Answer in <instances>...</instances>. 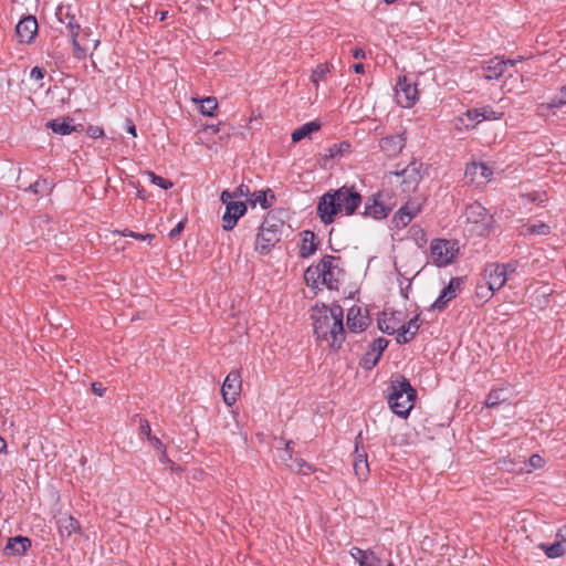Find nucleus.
<instances>
[{"label":"nucleus","instance_id":"obj_1","mask_svg":"<svg viewBox=\"0 0 566 566\" xmlns=\"http://www.w3.org/2000/svg\"><path fill=\"white\" fill-rule=\"evenodd\" d=\"M311 317L316 338L328 342L334 350L339 349L345 340L343 307L338 304H333L331 307L316 304L312 307Z\"/></svg>","mask_w":566,"mask_h":566},{"label":"nucleus","instance_id":"obj_2","mask_svg":"<svg viewBox=\"0 0 566 566\" xmlns=\"http://www.w3.org/2000/svg\"><path fill=\"white\" fill-rule=\"evenodd\" d=\"M388 403L394 413L407 418L417 398V390L411 386L409 379L399 375L391 380Z\"/></svg>","mask_w":566,"mask_h":566},{"label":"nucleus","instance_id":"obj_3","mask_svg":"<svg viewBox=\"0 0 566 566\" xmlns=\"http://www.w3.org/2000/svg\"><path fill=\"white\" fill-rule=\"evenodd\" d=\"M459 252L455 241L434 239L430 243V255L438 268L452 263Z\"/></svg>","mask_w":566,"mask_h":566},{"label":"nucleus","instance_id":"obj_4","mask_svg":"<svg viewBox=\"0 0 566 566\" xmlns=\"http://www.w3.org/2000/svg\"><path fill=\"white\" fill-rule=\"evenodd\" d=\"M338 213H340V205L336 199L334 189H331L319 197L316 207V214L319 220L327 226L334 222L335 217Z\"/></svg>","mask_w":566,"mask_h":566},{"label":"nucleus","instance_id":"obj_5","mask_svg":"<svg viewBox=\"0 0 566 566\" xmlns=\"http://www.w3.org/2000/svg\"><path fill=\"white\" fill-rule=\"evenodd\" d=\"M395 98L398 105L409 108L416 104L419 98L417 85L403 75L399 76L395 86Z\"/></svg>","mask_w":566,"mask_h":566},{"label":"nucleus","instance_id":"obj_6","mask_svg":"<svg viewBox=\"0 0 566 566\" xmlns=\"http://www.w3.org/2000/svg\"><path fill=\"white\" fill-rule=\"evenodd\" d=\"M339 256L325 255L322 259L323 276L322 283L329 290H338L340 284V275L344 274L343 269L338 266Z\"/></svg>","mask_w":566,"mask_h":566},{"label":"nucleus","instance_id":"obj_7","mask_svg":"<svg viewBox=\"0 0 566 566\" xmlns=\"http://www.w3.org/2000/svg\"><path fill=\"white\" fill-rule=\"evenodd\" d=\"M386 193L378 192L377 195L367 198L364 207V217L381 220L389 216L394 205L386 201Z\"/></svg>","mask_w":566,"mask_h":566},{"label":"nucleus","instance_id":"obj_8","mask_svg":"<svg viewBox=\"0 0 566 566\" xmlns=\"http://www.w3.org/2000/svg\"><path fill=\"white\" fill-rule=\"evenodd\" d=\"M334 191L336 193V199L340 205V212L344 211L346 216H353L361 205V195L355 189V187L348 186L334 189Z\"/></svg>","mask_w":566,"mask_h":566},{"label":"nucleus","instance_id":"obj_9","mask_svg":"<svg viewBox=\"0 0 566 566\" xmlns=\"http://www.w3.org/2000/svg\"><path fill=\"white\" fill-rule=\"evenodd\" d=\"M422 167L421 163L412 161L407 167H405L401 171H395L394 175L400 179V185L402 188V192L409 193L417 189L422 176L420 174V169Z\"/></svg>","mask_w":566,"mask_h":566},{"label":"nucleus","instance_id":"obj_10","mask_svg":"<svg viewBox=\"0 0 566 566\" xmlns=\"http://www.w3.org/2000/svg\"><path fill=\"white\" fill-rule=\"evenodd\" d=\"M463 279L452 277L448 285L443 287L438 298L431 304L430 310L432 311H444L448 307L450 301L455 298L462 291Z\"/></svg>","mask_w":566,"mask_h":566},{"label":"nucleus","instance_id":"obj_11","mask_svg":"<svg viewBox=\"0 0 566 566\" xmlns=\"http://www.w3.org/2000/svg\"><path fill=\"white\" fill-rule=\"evenodd\" d=\"M56 17L60 20V22L65 23L66 28L70 31L72 44L74 48V56L77 59L84 57L86 52L85 49H83L77 41L80 25L77 24L75 17L69 13V9L64 11L62 7L59 8Z\"/></svg>","mask_w":566,"mask_h":566},{"label":"nucleus","instance_id":"obj_12","mask_svg":"<svg viewBox=\"0 0 566 566\" xmlns=\"http://www.w3.org/2000/svg\"><path fill=\"white\" fill-rule=\"evenodd\" d=\"M388 344L389 340L385 337L374 339L369 345V349L360 358V367L366 370L373 369L378 364Z\"/></svg>","mask_w":566,"mask_h":566},{"label":"nucleus","instance_id":"obj_13","mask_svg":"<svg viewBox=\"0 0 566 566\" xmlns=\"http://www.w3.org/2000/svg\"><path fill=\"white\" fill-rule=\"evenodd\" d=\"M241 387L242 379L240 371L237 369L231 370L227 375L221 388L223 400L228 406H232L237 401Z\"/></svg>","mask_w":566,"mask_h":566},{"label":"nucleus","instance_id":"obj_14","mask_svg":"<svg viewBox=\"0 0 566 566\" xmlns=\"http://www.w3.org/2000/svg\"><path fill=\"white\" fill-rule=\"evenodd\" d=\"M280 459L291 471L296 473L306 475L314 471L313 467L302 458H293L292 441H287L285 443V448L282 450Z\"/></svg>","mask_w":566,"mask_h":566},{"label":"nucleus","instance_id":"obj_15","mask_svg":"<svg viewBox=\"0 0 566 566\" xmlns=\"http://www.w3.org/2000/svg\"><path fill=\"white\" fill-rule=\"evenodd\" d=\"M484 279L486 280L489 291L492 293L502 289L507 281L503 263H490L484 269Z\"/></svg>","mask_w":566,"mask_h":566},{"label":"nucleus","instance_id":"obj_16","mask_svg":"<svg viewBox=\"0 0 566 566\" xmlns=\"http://www.w3.org/2000/svg\"><path fill=\"white\" fill-rule=\"evenodd\" d=\"M354 472L359 480H366L369 475V464L367 460V453L361 444V432L355 439V452H354Z\"/></svg>","mask_w":566,"mask_h":566},{"label":"nucleus","instance_id":"obj_17","mask_svg":"<svg viewBox=\"0 0 566 566\" xmlns=\"http://www.w3.org/2000/svg\"><path fill=\"white\" fill-rule=\"evenodd\" d=\"M281 240V233L260 226L255 240V250L261 254H268Z\"/></svg>","mask_w":566,"mask_h":566},{"label":"nucleus","instance_id":"obj_18","mask_svg":"<svg viewBox=\"0 0 566 566\" xmlns=\"http://www.w3.org/2000/svg\"><path fill=\"white\" fill-rule=\"evenodd\" d=\"M38 34V21L33 15L22 18L15 27V35L21 43H31Z\"/></svg>","mask_w":566,"mask_h":566},{"label":"nucleus","instance_id":"obj_19","mask_svg":"<svg viewBox=\"0 0 566 566\" xmlns=\"http://www.w3.org/2000/svg\"><path fill=\"white\" fill-rule=\"evenodd\" d=\"M247 212V205L243 201L229 202L226 207V212L222 216V228L226 231L232 230L238 220Z\"/></svg>","mask_w":566,"mask_h":566},{"label":"nucleus","instance_id":"obj_20","mask_svg":"<svg viewBox=\"0 0 566 566\" xmlns=\"http://www.w3.org/2000/svg\"><path fill=\"white\" fill-rule=\"evenodd\" d=\"M516 63L515 60H503L499 56H495L488 61L485 65L482 67V75L485 80H499L503 76L507 65H514Z\"/></svg>","mask_w":566,"mask_h":566},{"label":"nucleus","instance_id":"obj_21","mask_svg":"<svg viewBox=\"0 0 566 566\" xmlns=\"http://www.w3.org/2000/svg\"><path fill=\"white\" fill-rule=\"evenodd\" d=\"M493 171L483 163H471L465 167V177L472 184H484L492 176Z\"/></svg>","mask_w":566,"mask_h":566},{"label":"nucleus","instance_id":"obj_22","mask_svg":"<svg viewBox=\"0 0 566 566\" xmlns=\"http://www.w3.org/2000/svg\"><path fill=\"white\" fill-rule=\"evenodd\" d=\"M420 211V206L407 202L394 214L391 222L398 229L408 226Z\"/></svg>","mask_w":566,"mask_h":566},{"label":"nucleus","instance_id":"obj_23","mask_svg":"<svg viewBox=\"0 0 566 566\" xmlns=\"http://www.w3.org/2000/svg\"><path fill=\"white\" fill-rule=\"evenodd\" d=\"M406 145V138L401 134L389 135L380 139V149L389 157L397 156Z\"/></svg>","mask_w":566,"mask_h":566},{"label":"nucleus","instance_id":"obj_24","mask_svg":"<svg viewBox=\"0 0 566 566\" xmlns=\"http://www.w3.org/2000/svg\"><path fill=\"white\" fill-rule=\"evenodd\" d=\"M31 547V539L27 536L17 535L8 539L3 548L6 556H20L24 555Z\"/></svg>","mask_w":566,"mask_h":566},{"label":"nucleus","instance_id":"obj_25","mask_svg":"<svg viewBox=\"0 0 566 566\" xmlns=\"http://www.w3.org/2000/svg\"><path fill=\"white\" fill-rule=\"evenodd\" d=\"M401 316V312H391L389 315L386 312H382L381 316L378 318V328L385 334H395L399 331V325L402 321Z\"/></svg>","mask_w":566,"mask_h":566},{"label":"nucleus","instance_id":"obj_26","mask_svg":"<svg viewBox=\"0 0 566 566\" xmlns=\"http://www.w3.org/2000/svg\"><path fill=\"white\" fill-rule=\"evenodd\" d=\"M369 316L361 314V308L359 306H353L348 310L347 313V326L352 332H363L367 328L369 324Z\"/></svg>","mask_w":566,"mask_h":566},{"label":"nucleus","instance_id":"obj_27","mask_svg":"<svg viewBox=\"0 0 566 566\" xmlns=\"http://www.w3.org/2000/svg\"><path fill=\"white\" fill-rule=\"evenodd\" d=\"M495 464L499 470L512 472V473H522L524 472L527 463L522 457H501L495 461Z\"/></svg>","mask_w":566,"mask_h":566},{"label":"nucleus","instance_id":"obj_28","mask_svg":"<svg viewBox=\"0 0 566 566\" xmlns=\"http://www.w3.org/2000/svg\"><path fill=\"white\" fill-rule=\"evenodd\" d=\"M72 123L73 118L71 117H60L49 120L46 123V127L51 128L55 134L69 135L73 132H77V126L73 125ZM78 127L83 128L81 124Z\"/></svg>","mask_w":566,"mask_h":566},{"label":"nucleus","instance_id":"obj_29","mask_svg":"<svg viewBox=\"0 0 566 566\" xmlns=\"http://www.w3.org/2000/svg\"><path fill=\"white\" fill-rule=\"evenodd\" d=\"M286 216V212L282 209L280 210H272L268 213V216L264 218V221L261 226L264 228H269V230H275V232H279L282 234V229L284 227V217Z\"/></svg>","mask_w":566,"mask_h":566},{"label":"nucleus","instance_id":"obj_30","mask_svg":"<svg viewBox=\"0 0 566 566\" xmlns=\"http://www.w3.org/2000/svg\"><path fill=\"white\" fill-rule=\"evenodd\" d=\"M315 233L311 230H305L302 233V240L300 245V256L303 259L310 258L315 253L317 245L315 243Z\"/></svg>","mask_w":566,"mask_h":566},{"label":"nucleus","instance_id":"obj_31","mask_svg":"<svg viewBox=\"0 0 566 566\" xmlns=\"http://www.w3.org/2000/svg\"><path fill=\"white\" fill-rule=\"evenodd\" d=\"M59 532L62 536H71L74 533H80V522L72 515H65L57 520Z\"/></svg>","mask_w":566,"mask_h":566},{"label":"nucleus","instance_id":"obj_32","mask_svg":"<svg viewBox=\"0 0 566 566\" xmlns=\"http://www.w3.org/2000/svg\"><path fill=\"white\" fill-rule=\"evenodd\" d=\"M253 197L254 199H250L251 206L255 207L256 202H259L263 209L272 207V205L276 201L275 193L270 188H268L266 190H261L258 193L254 192Z\"/></svg>","mask_w":566,"mask_h":566},{"label":"nucleus","instance_id":"obj_33","mask_svg":"<svg viewBox=\"0 0 566 566\" xmlns=\"http://www.w3.org/2000/svg\"><path fill=\"white\" fill-rule=\"evenodd\" d=\"M321 128V123L317 120L308 122L301 127L296 128L292 133V142L298 143L305 137H308L312 133L317 132Z\"/></svg>","mask_w":566,"mask_h":566},{"label":"nucleus","instance_id":"obj_34","mask_svg":"<svg viewBox=\"0 0 566 566\" xmlns=\"http://www.w3.org/2000/svg\"><path fill=\"white\" fill-rule=\"evenodd\" d=\"M352 555L355 557L360 566H378L379 559L370 551H363L358 547L352 549Z\"/></svg>","mask_w":566,"mask_h":566},{"label":"nucleus","instance_id":"obj_35","mask_svg":"<svg viewBox=\"0 0 566 566\" xmlns=\"http://www.w3.org/2000/svg\"><path fill=\"white\" fill-rule=\"evenodd\" d=\"M509 400V392L504 388L492 389L485 400L488 408H494Z\"/></svg>","mask_w":566,"mask_h":566},{"label":"nucleus","instance_id":"obj_36","mask_svg":"<svg viewBox=\"0 0 566 566\" xmlns=\"http://www.w3.org/2000/svg\"><path fill=\"white\" fill-rule=\"evenodd\" d=\"M350 150H352L350 143L344 140L338 144H334V145L329 146L324 154V158L325 159H334L336 157H342L345 154H349Z\"/></svg>","mask_w":566,"mask_h":566},{"label":"nucleus","instance_id":"obj_37","mask_svg":"<svg viewBox=\"0 0 566 566\" xmlns=\"http://www.w3.org/2000/svg\"><path fill=\"white\" fill-rule=\"evenodd\" d=\"M551 233V227L545 222L536 224H523L521 228L522 235H548Z\"/></svg>","mask_w":566,"mask_h":566},{"label":"nucleus","instance_id":"obj_38","mask_svg":"<svg viewBox=\"0 0 566 566\" xmlns=\"http://www.w3.org/2000/svg\"><path fill=\"white\" fill-rule=\"evenodd\" d=\"M539 548H542L549 558H558L566 554V545L563 542L541 544Z\"/></svg>","mask_w":566,"mask_h":566},{"label":"nucleus","instance_id":"obj_39","mask_svg":"<svg viewBox=\"0 0 566 566\" xmlns=\"http://www.w3.org/2000/svg\"><path fill=\"white\" fill-rule=\"evenodd\" d=\"M195 102L200 103V112L206 116H214V112L218 107V101L213 96H208L201 99L193 98Z\"/></svg>","mask_w":566,"mask_h":566},{"label":"nucleus","instance_id":"obj_40","mask_svg":"<svg viewBox=\"0 0 566 566\" xmlns=\"http://www.w3.org/2000/svg\"><path fill=\"white\" fill-rule=\"evenodd\" d=\"M333 65L329 63H321L318 64L312 72L311 81L313 84L317 85L319 81H325L327 74L331 73Z\"/></svg>","mask_w":566,"mask_h":566},{"label":"nucleus","instance_id":"obj_41","mask_svg":"<svg viewBox=\"0 0 566 566\" xmlns=\"http://www.w3.org/2000/svg\"><path fill=\"white\" fill-rule=\"evenodd\" d=\"M460 120L465 125V127H474L476 124H479L482 120L481 117V109L480 108H473L468 109L463 117H460Z\"/></svg>","mask_w":566,"mask_h":566},{"label":"nucleus","instance_id":"obj_42","mask_svg":"<svg viewBox=\"0 0 566 566\" xmlns=\"http://www.w3.org/2000/svg\"><path fill=\"white\" fill-rule=\"evenodd\" d=\"M323 276V269H322V260L317 265H311L305 270L304 279L306 282L312 281L313 283H316L319 279L322 280Z\"/></svg>","mask_w":566,"mask_h":566},{"label":"nucleus","instance_id":"obj_43","mask_svg":"<svg viewBox=\"0 0 566 566\" xmlns=\"http://www.w3.org/2000/svg\"><path fill=\"white\" fill-rule=\"evenodd\" d=\"M419 317H420V315L417 314L407 323L400 324L399 331H402L403 333L411 335V337H415L420 328Z\"/></svg>","mask_w":566,"mask_h":566},{"label":"nucleus","instance_id":"obj_44","mask_svg":"<svg viewBox=\"0 0 566 566\" xmlns=\"http://www.w3.org/2000/svg\"><path fill=\"white\" fill-rule=\"evenodd\" d=\"M147 175L150 179V182L160 187L161 189L167 190L174 186V184L170 180H168L161 176H158L153 171H148Z\"/></svg>","mask_w":566,"mask_h":566},{"label":"nucleus","instance_id":"obj_45","mask_svg":"<svg viewBox=\"0 0 566 566\" xmlns=\"http://www.w3.org/2000/svg\"><path fill=\"white\" fill-rule=\"evenodd\" d=\"M49 189V184L45 179L36 180L35 182L29 186V190H31L35 195H43Z\"/></svg>","mask_w":566,"mask_h":566},{"label":"nucleus","instance_id":"obj_46","mask_svg":"<svg viewBox=\"0 0 566 566\" xmlns=\"http://www.w3.org/2000/svg\"><path fill=\"white\" fill-rule=\"evenodd\" d=\"M522 197L526 198L528 200V202L542 203L547 200L546 193L538 192V191L528 192V193L522 195Z\"/></svg>","mask_w":566,"mask_h":566},{"label":"nucleus","instance_id":"obj_47","mask_svg":"<svg viewBox=\"0 0 566 566\" xmlns=\"http://www.w3.org/2000/svg\"><path fill=\"white\" fill-rule=\"evenodd\" d=\"M139 434L147 438V440L153 436L150 423L146 418H139Z\"/></svg>","mask_w":566,"mask_h":566},{"label":"nucleus","instance_id":"obj_48","mask_svg":"<svg viewBox=\"0 0 566 566\" xmlns=\"http://www.w3.org/2000/svg\"><path fill=\"white\" fill-rule=\"evenodd\" d=\"M480 109H481L482 120L483 119H488V120L497 119L503 115V113H500L499 114L500 116H497L496 112H494L491 107H482Z\"/></svg>","mask_w":566,"mask_h":566},{"label":"nucleus","instance_id":"obj_49","mask_svg":"<svg viewBox=\"0 0 566 566\" xmlns=\"http://www.w3.org/2000/svg\"><path fill=\"white\" fill-rule=\"evenodd\" d=\"M566 105V98H563L560 94L554 96L551 102L546 104L547 108H559Z\"/></svg>","mask_w":566,"mask_h":566},{"label":"nucleus","instance_id":"obj_50","mask_svg":"<svg viewBox=\"0 0 566 566\" xmlns=\"http://www.w3.org/2000/svg\"><path fill=\"white\" fill-rule=\"evenodd\" d=\"M251 196H253V193H251L250 188L247 185H244V184H241L233 191V197H235V198L251 197Z\"/></svg>","mask_w":566,"mask_h":566},{"label":"nucleus","instance_id":"obj_51","mask_svg":"<svg viewBox=\"0 0 566 566\" xmlns=\"http://www.w3.org/2000/svg\"><path fill=\"white\" fill-rule=\"evenodd\" d=\"M186 222H187V219H184L180 222H178L177 226L169 231V233H168L169 238L176 239L185 229Z\"/></svg>","mask_w":566,"mask_h":566},{"label":"nucleus","instance_id":"obj_52","mask_svg":"<svg viewBox=\"0 0 566 566\" xmlns=\"http://www.w3.org/2000/svg\"><path fill=\"white\" fill-rule=\"evenodd\" d=\"M87 135L92 138H99L104 136V129L99 126H88L87 127Z\"/></svg>","mask_w":566,"mask_h":566},{"label":"nucleus","instance_id":"obj_53","mask_svg":"<svg viewBox=\"0 0 566 566\" xmlns=\"http://www.w3.org/2000/svg\"><path fill=\"white\" fill-rule=\"evenodd\" d=\"M44 75H45V70L43 67H40V66H34L32 70H31V73H30V77L34 81H41L44 78Z\"/></svg>","mask_w":566,"mask_h":566},{"label":"nucleus","instance_id":"obj_54","mask_svg":"<svg viewBox=\"0 0 566 566\" xmlns=\"http://www.w3.org/2000/svg\"><path fill=\"white\" fill-rule=\"evenodd\" d=\"M148 442L149 444L155 449L157 450L158 452H161L163 450L166 449L165 444L161 442V440L159 438H157L156 436H151L149 439H148Z\"/></svg>","mask_w":566,"mask_h":566},{"label":"nucleus","instance_id":"obj_55","mask_svg":"<svg viewBox=\"0 0 566 566\" xmlns=\"http://www.w3.org/2000/svg\"><path fill=\"white\" fill-rule=\"evenodd\" d=\"M528 463L533 469H541L544 465V459L538 454H533Z\"/></svg>","mask_w":566,"mask_h":566},{"label":"nucleus","instance_id":"obj_56","mask_svg":"<svg viewBox=\"0 0 566 566\" xmlns=\"http://www.w3.org/2000/svg\"><path fill=\"white\" fill-rule=\"evenodd\" d=\"M397 332H398V336H397L396 340L400 345L407 344L413 339V337H411V335L403 333L402 331H397Z\"/></svg>","mask_w":566,"mask_h":566},{"label":"nucleus","instance_id":"obj_57","mask_svg":"<svg viewBox=\"0 0 566 566\" xmlns=\"http://www.w3.org/2000/svg\"><path fill=\"white\" fill-rule=\"evenodd\" d=\"M220 199H221L222 203H224L227 206L229 202H234L232 199H237V198L233 197V191L223 190L221 192Z\"/></svg>","mask_w":566,"mask_h":566},{"label":"nucleus","instance_id":"obj_58","mask_svg":"<svg viewBox=\"0 0 566 566\" xmlns=\"http://www.w3.org/2000/svg\"><path fill=\"white\" fill-rule=\"evenodd\" d=\"M221 128H222V130L219 133L221 140L224 138H229L232 130L234 129V127H232L230 125H226V124H222Z\"/></svg>","mask_w":566,"mask_h":566},{"label":"nucleus","instance_id":"obj_59","mask_svg":"<svg viewBox=\"0 0 566 566\" xmlns=\"http://www.w3.org/2000/svg\"><path fill=\"white\" fill-rule=\"evenodd\" d=\"M134 239L148 241V243L150 244L151 241L155 239V234H151V233L140 234V233L135 232Z\"/></svg>","mask_w":566,"mask_h":566},{"label":"nucleus","instance_id":"obj_60","mask_svg":"<svg viewBox=\"0 0 566 566\" xmlns=\"http://www.w3.org/2000/svg\"><path fill=\"white\" fill-rule=\"evenodd\" d=\"M159 461L164 464H168V465H172V467L175 465V462L169 459L166 449L163 450L161 452H159Z\"/></svg>","mask_w":566,"mask_h":566},{"label":"nucleus","instance_id":"obj_61","mask_svg":"<svg viewBox=\"0 0 566 566\" xmlns=\"http://www.w3.org/2000/svg\"><path fill=\"white\" fill-rule=\"evenodd\" d=\"M105 388L102 386L101 382H93L92 384V391L96 394L97 396L102 397L105 392Z\"/></svg>","mask_w":566,"mask_h":566},{"label":"nucleus","instance_id":"obj_62","mask_svg":"<svg viewBox=\"0 0 566 566\" xmlns=\"http://www.w3.org/2000/svg\"><path fill=\"white\" fill-rule=\"evenodd\" d=\"M126 127H127V132L133 135L134 137L137 136V133H136V126L134 124V122L130 119V118H127L126 119Z\"/></svg>","mask_w":566,"mask_h":566},{"label":"nucleus","instance_id":"obj_63","mask_svg":"<svg viewBox=\"0 0 566 566\" xmlns=\"http://www.w3.org/2000/svg\"><path fill=\"white\" fill-rule=\"evenodd\" d=\"M504 268H505V275L507 276L509 273L515 272V270L517 268V262L516 261L509 262V263L504 264Z\"/></svg>","mask_w":566,"mask_h":566},{"label":"nucleus","instance_id":"obj_64","mask_svg":"<svg viewBox=\"0 0 566 566\" xmlns=\"http://www.w3.org/2000/svg\"><path fill=\"white\" fill-rule=\"evenodd\" d=\"M556 542H563L566 545V527L558 530L556 534Z\"/></svg>","mask_w":566,"mask_h":566}]
</instances>
